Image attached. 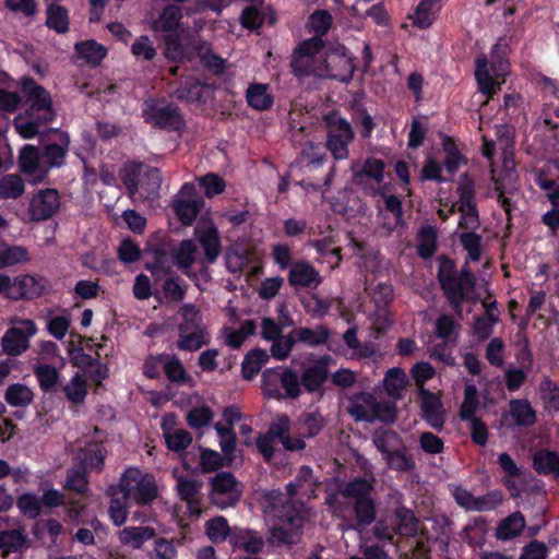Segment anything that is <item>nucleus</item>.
Instances as JSON below:
<instances>
[{"label": "nucleus", "mask_w": 559, "mask_h": 559, "mask_svg": "<svg viewBox=\"0 0 559 559\" xmlns=\"http://www.w3.org/2000/svg\"><path fill=\"white\" fill-rule=\"evenodd\" d=\"M437 280L445 299L455 311H461L468 294L476 286V276L468 269L467 262L457 271L455 260L445 254L438 257Z\"/></svg>", "instance_id": "nucleus-1"}, {"label": "nucleus", "mask_w": 559, "mask_h": 559, "mask_svg": "<svg viewBox=\"0 0 559 559\" xmlns=\"http://www.w3.org/2000/svg\"><path fill=\"white\" fill-rule=\"evenodd\" d=\"M62 392L67 401L71 404H83L88 394L87 383L85 379L76 372L70 382L62 386Z\"/></svg>", "instance_id": "nucleus-41"}, {"label": "nucleus", "mask_w": 559, "mask_h": 559, "mask_svg": "<svg viewBox=\"0 0 559 559\" xmlns=\"http://www.w3.org/2000/svg\"><path fill=\"white\" fill-rule=\"evenodd\" d=\"M210 486V499L219 509L234 507L240 500V483L230 472H218L211 478Z\"/></svg>", "instance_id": "nucleus-6"}, {"label": "nucleus", "mask_w": 559, "mask_h": 559, "mask_svg": "<svg viewBox=\"0 0 559 559\" xmlns=\"http://www.w3.org/2000/svg\"><path fill=\"white\" fill-rule=\"evenodd\" d=\"M259 503L264 513L273 514L276 518H283L285 515L286 506L298 508L295 502L286 499L285 493L280 488L263 491Z\"/></svg>", "instance_id": "nucleus-15"}, {"label": "nucleus", "mask_w": 559, "mask_h": 559, "mask_svg": "<svg viewBox=\"0 0 559 559\" xmlns=\"http://www.w3.org/2000/svg\"><path fill=\"white\" fill-rule=\"evenodd\" d=\"M300 378L297 372L289 367H282L280 390L282 391V400L292 399L296 400L301 394Z\"/></svg>", "instance_id": "nucleus-40"}, {"label": "nucleus", "mask_w": 559, "mask_h": 559, "mask_svg": "<svg viewBox=\"0 0 559 559\" xmlns=\"http://www.w3.org/2000/svg\"><path fill=\"white\" fill-rule=\"evenodd\" d=\"M323 122L326 128V150L335 160L346 159L349 155L348 146L355 139L353 126L338 110L325 114Z\"/></svg>", "instance_id": "nucleus-3"}, {"label": "nucleus", "mask_w": 559, "mask_h": 559, "mask_svg": "<svg viewBox=\"0 0 559 559\" xmlns=\"http://www.w3.org/2000/svg\"><path fill=\"white\" fill-rule=\"evenodd\" d=\"M475 79L481 94L487 97L495 94V81L490 75L489 62L486 56H480L475 61Z\"/></svg>", "instance_id": "nucleus-32"}, {"label": "nucleus", "mask_w": 559, "mask_h": 559, "mask_svg": "<svg viewBox=\"0 0 559 559\" xmlns=\"http://www.w3.org/2000/svg\"><path fill=\"white\" fill-rule=\"evenodd\" d=\"M248 106L258 111L272 108L274 97L269 93V85L264 83H251L246 91Z\"/></svg>", "instance_id": "nucleus-21"}, {"label": "nucleus", "mask_w": 559, "mask_h": 559, "mask_svg": "<svg viewBox=\"0 0 559 559\" xmlns=\"http://www.w3.org/2000/svg\"><path fill=\"white\" fill-rule=\"evenodd\" d=\"M198 182L207 198L223 193L226 187L225 180L214 173L199 177Z\"/></svg>", "instance_id": "nucleus-61"}, {"label": "nucleus", "mask_w": 559, "mask_h": 559, "mask_svg": "<svg viewBox=\"0 0 559 559\" xmlns=\"http://www.w3.org/2000/svg\"><path fill=\"white\" fill-rule=\"evenodd\" d=\"M282 366L266 368L261 377V390L264 397L269 400L281 401L282 390H280Z\"/></svg>", "instance_id": "nucleus-33"}, {"label": "nucleus", "mask_w": 559, "mask_h": 559, "mask_svg": "<svg viewBox=\"0 0 559 559\" xmlns=\"http://www.w3.org/2000/svg\"><path fill=\"white\" fill-rule=\"evenodd\" d=\"M78 57L92 67L98 66L107 56V49L94 39L78 43L75 45Z\"/></svg>", "instance_id": "nucleus-31"}, {"label": "nucleus", "mask_w": 559, "mask_h": 559, "mask_svg": "<svg viewBox=\"0 0 559 559\" xmlns=\"http://www.w3.org/2000/svg\"><path fill=\"white\" fill-rule=\"evenodd\" d=\"M510 415L515 425L531 427L536 423V412L527 399H513L509 403Z\"/></svg>", "instance_id": "nucleus-28"}, {"label": "nucleus", "mask_w": 559, "mask_h": 559, "mask_svg": "<svg viewBox=\"0 0 559 559\" xmlns=\"http://www.w3.org/2000/svg\"><path fill=\"white\" fill-rule=\"evenodd\" d=\"M333 17L326 10H317L309 16V26L314 36L322 38L332 26Z\"/></svg>", "instance_id": "nucleus-60"}, {"label": "nucleus", "mask_w": 559, "mask_h": 559, "mask_svg": "<svg viewBox=\"0 0 559 559\" xmlns=\"http://www.w3.org/2000/svg\"><path fill=\"white\" fill-rule=\"evenodd\" d=\"M26 536L20 528L4 530L0 532V550L3 555L21 551L26 547Z\"/></svg>", "instance_id": "nucleus-37"}, {"label": "nucleus", "mask_w": 559, "mask_h": 559, "mask_svg": "<svg viewBox=\"0 0 559 559\" xmlns=\"http://www.w3.org/2000/svg\"><path fill=\"white\" fill-rule=\"evenodd\" d=\"M460 197V206L457 211L461 213L457 223L459 229H478L480 227V218L478 207L475 201V185L472 180L462 182L456 188Z\"/></svg>", "instance_id": "nucleus-8"}, {"label": "nucleus", "mask_w": 559, "mask_h": 559, "mask_svg": "<svg viewBox=\"0 0 559 559\" xmlns=\"http://www.w3.org/2000/svg\"><path fill=\"white\" fill-rule=\"evenodd\" d=\"M407 384V378L400 368H391L384 377V388L389 395L399 394Z\"/></svg>", "instance_id": "nucleus-63"}, {"label": "nucleus", "mask_w": 559, "mask_h": 559, "mask_svg": "<svg viewBox=\"0 0 559 559\" xmlns=\"http://www.w3.org/2000/svg\"><path fill=\"white\" fill-rule=\"evenodd\" d=\"M203 198L182 199L178 198L173 202V210L183 226H191L204 207Z\"/></svg>", "instance_id": "nucleus-18"}, {"label": "nucleus", "mask_w": 559, "mask_h": 559, "mask_svg": "<svg viewBox=\"0 0 559 559\" xmlns=\"http://www.w3.org/2000/svg\"><path fill=\"white\" fill-rule=\"evenodd\" d=\"M286 513L278 519V524L270 530L269 540L276 546L295 545L302 535L305 518L299 508L286 506Z\"/></svg>", "instance_id": "nucleus-5"}, {"label": "nucleus", "mask_w": 559, "mask_h": 559, "mask_svg": "<svg viewBox=\"0 0 559 559\" xmlns=\"http://www.w3.org/2000/svg\"><path fill=\"white\" fill-rule=\"evenodd\" d=\"M46 15V26L48 28L58 34H64L69 31V12L64 7L51 3L47 5Z\"/></svg>", "instance_id": "nucleus-34"}, {"label": "nucleus", "mask_w": 559, "mask_h": 559, "mask_svg": "<svg viewBox=\"0 0 559 559\" xmlns=\"http://www.w3.org/2000/svg\"><path fill=\"white\" fill-rule=\"evenodd\" d=\"M202 481L199 479L179 476L177 478L176 489L180 500L187 502L190 507L200 502V491Z\"/></svg>", "instance_id": "nucleus-35"}, {"label": "nucleus", "mask_w": 559, "mask_h": 559, "mask_svg": "<svg viewBox=\"0 0 559 559\" xmlns=\"http://www.w3.org/2000/svg\"><path fill=\"white\" fill-rule=\"evenodd\" d=\"M533 468L538 475L559 476V453L539 449L533 455Z\"/></svg>", "instance_id": "nucleus-23"}, {"label": "nucleus", "mask_w": 559, "mask_h": 559, "mask_svg": "<svg viewBox=\"0 0 559 559\" xmlns=\"http://www.w3.org/2000/svg\"><path fill=\"white\" fill-rule=\"evenodd\" d=\"M164 372L167 379L174 383H183L190 379L182 362L176 356L164 361Z\"/></svg>", "instance_id": "nucleus-59"}, {"label": "nucleus", "mask_w": 559, "mask_h": 559, "mask_svg": "<svg viewBox=\"0 0 559 559\" xmlns=\"http://www.w3.org/2000/svg\"><path fill=\"white\" fill-rule=\"evenodd\" d=\"M142 117L146 123L159 130L181 131L186 127L179 107L164 98H147L143 104Z\"/></svg>", "instance_id": "nucleus-4"}, {"label": "nucleus", "mask_w": 559, "mask_h": 559, "mask_svg": "<svg viewBox=\"0 0 559 559\" xmlns=\"http://www.w3.org/2000/svg\"><path fill=\"white\" fill-rule=\"evenodd\" d=\"M269 361V355L265 349L257 347L245 355L241 362V374L245 380H252Z\"/></svg>", "instance_id": "nucleus-27"}, {"label": "nucleus", "mask_w": 559, "mask_h": 559, "mask_svg": "<svg viewBox=\"0 0 559 559\" xmlns=\"http://www.w3.org/2000/svg\"><path fill=\"white\" fill-rule=\"evenodd\" d=\"M21 90L26 102L29 104L26 109L28 114H37L38 116H41L44 121L53 120L56 114L52 108V99L45 87L37 84L33 78L25 76L22 79Z\"/></svg>", "instance_id": "nucleus-7"}, {"label": "nucleus", "mask_w": 559, "mask_h": 559, "mask_svg": "<svg viewBox=\"0 0 559 559\" xmlns=\"http://www.w3.org/2000/svg\"><path fill=\"white\" fill-rule=\"evenodd\" d=\"M24 189V182L19 176L8 175L0 180V197L3 199H17Z\"/></svg>", "instance_id": "nucleus-55"}, {"label": "nucleus", "mask_w": 559, "mask_h": 559, "mask_svg": "<svg viewBox=\"0 0 559 559\" xmlns=\"http://www.w3.org/2000/svg\"><path fill=\"white\" fill-rule=\"evenodd\" d=\"M374 479L362 476L355 477L341 488L344 498L353 500V511L356 521V530H362L371 525L377 519V504L372 497Z\"/></svg>", "instance_id": "nucleus-2"}, {"label": "nucleus", "mask_w": 559, "mask_h": 559, "mask_svg": "<svg viewBox=\"0 0 559 559\" xmlns=\"http://www.w3.org/2000/svg\"><path fill=\"white\" fill-rule=\"evenodd\" d=\"M437 2L438 0H421L411 16L413 24L419 28H428L436 20L433 8Z\"/></svg>", "instance_id": "nucleus-51"}, {"label": "nucleus", "mask_w": 559, "mask_h": 559, "mask_svg": "<svg viewBox=\"0 0 559 559\" xmlns=\"http://www.w3.org/2000/svg\"><path fill=\"white\" fill-rule=\"evenodd\" d=\"M156 532L151 526H127L119 532V540L122 545L140 549L145 542L154 538Z\"/></svg>", "instance_id": "nucleus-24"}, {"label": "nucleus", "mask_w": 559, "mask_h": 559, "mask_svg": "<svg viewBox=\"0 0 559 559\" xmlns=\"http://www.w3.org/2000/svg\"><path fill=\"white\" fill-rule=\"evenodd\" d=\"M539 391L544 402L555 411H559V385L546 377L540 381Z\"/></svg>", "instance_id": "nucleus-64"}, {"label": "nucleus", "mask_w": 559, "mask_h": 559, "mask_svg": "<svg viewBox=\"0 0 559 559\" xmlns=\"http://www.w3.org/2000/svg\"><path fill=\"white\" fill-rule=\"evenodd\" d=\"M525 527V518L520 512H513L507 518H504L497 526L496 537L499 540H510L523 532Z\"/></svg>", "instance_id": "nucleus-25"}, {"label": "nucleus", "mask_w": 559, "mask_h": 559, "mask_svg": "<svg viewBox=\"0 0 559 559\" xmlns=\"http://www.w3.org/2000/svg\"><path fill=\"white\" fill-rule=\"evenodd\" d=\"M64 488L83 495L88 490L87 475L84 468H71L67 473Z\"/></svg>", "instance_id": "nucleus-56"}, {"label": "nucleus", "mask_w": 559, "mask_h": 559, "mask_svg": "<svg viewBox=\"0 0 559 559\" xmlns=\"http://www.w3.org/2000/svg\"><path fill=\"white\" fill-rule=\"evenodd\" d=\"M479 394L475 384H466L464 388V400L460 406L459 416L461 420L477 418L475 416L479 407Z\"/></svg>", "instance_id": "nucleus-47"}, {"label": "nucleus", "mask_w": 559, "mask_h": 559, "mask_svg": "<svg viewBox=\"0 0 559 559\" xmlns=\"http://www.w3.org/2000/svg\"><path fill=\"white\" fill-rule=\"evenodd\" d=\"M195 238L204 251L203 262L213 264L222 253V242L218 228L209 222L205 227L198 225L194 229Z\"/></svg>", "instance_id": "nucleus-12"}, {"label": "nucleus", "mask_w": 559, "mask_h": 559, "mask_svg": "<svg viewBox=\"0 0 559 559\" xmlns=\"http://www.w3.org/2000/svg\"><path fill=\"white\" fill-rule=\"evenodd\" d=\"M416 251L423 260H429L438 249V231L433 226H424L417 234Z\"/></svg>", "instance_id": "nucleus-29"}, {"label": "nucleus", "mask_w": 559, "mask_h": 559, "mask_svg": "<svg viewBox=\"0 0 559 559\" xmlns=\"http://www.w3.org/2000/svg\"><path fill=\"white\" fill-rule=\"evenodd\" d=\"M331 333V330L324 324H318L314 329L300 326L293 330L296 341L309 347L328 344Z\"/></svg>", "instance_id": "nucleus-20"}, {"label": "nucleus", "mask_w": 559, "mask_h": 559, "mask_svg": "<svg viewBox=\"0 0 559 559\" xmlns=\"http://www.w3.org/2000/svg\"><path fill=\"white\" fill-rule=\"evenodd\" d=\"M385 164L382 159L376 157H368L365 159L362 168L355 173V181L358 182L359 178L367 177L373 179L377 183H381L384 179Z\"/></svg>", "instance_id": "nucleus-53"}, {"label": "nucleus", "mask_w": 559, "mask_h": 559, "mask_svg": "<svg viewBox=\"0 0 559 559\" xmlns=\"http://www.w3.org/2000/svg\"><path fill=\"white\" fill-rule=\"evenodd\" d=\"M209 86L202 84L198 79L193 76H187L181 79L179 85L174 91V96L179 100L190 103H205V92Z\"/></svg>", "instance_id": "nucleus-17"}, {"label": "nucleus", "mask_w": 559, "mask_h": 559, "mask_svg": "<svg viewBox=\"0 0 559 559\" xmlns=\"http://www.w3.org/2000/svg\"><path fill=\"white\" fill-rule=\"evenodd\" d=\"M459 235L460 245L467 252V258L472 262H478L483 255V237L477 234V229H465Z\"/></svg>", "instance_id": "nucleus-38"}, {"label": "nucleus", "mask_w": 559, "mask_h": 559, "mask_svg": "<svg viewBox=\"0 0 559 559\" xmlns=\"http://www.w3.org/2000/svg\"><path fill=\"white\" fill-rule=\"evenodd\" d=\"M145 476L136 467H129L122 474L119 484L110 485L107 495H122L124 498L130 497L136 490V487L143 481Z\"/></svg>", "instance_id": "nucleus-22"}, {"label": "nucleus", "mask_w": 559, "mask_h": 559, "mask_svg": "<svg viewBox=\"0 0 559 559\" xmlns=\"http://www.w3.org/2000/svg\"><path fill=\"white\" fill-rule=\"evenodd\" d=\"M384 460L390 469L399 473H409L416 468V462L413 455L407 454L404 445L393 450Z\"/></svg>", "instance_id": "nucleus-46"}, {"label": "nucleus", "mask_w": 559, "mask_h": 559, "mask_svg": "<svg viewBox=\"0 0 559 559\" xmlns=\"http://www.w3.org/2000/svg\"><path fill=\"white\" fill-rule=\"evenodd\" d=\"M110 497L108 514L110 520L116 526H121L126 523L129 509L131 507V498L123 497L122 495H107Z\"/></svg>", "instance_id": "nucleus-45"}, {"label": "nucleus", "mask_w": 559, "mask_h": 559, "mask_svg": "<svg viewBox=\"0 0 559 559\" xmlns=\"http://www.w3.org/2000/svg\"><path fill=\"white\" fill-rule=\"evenodd\" d=\"M287 282L296 292L301 288L317 289L322 283V276L311 262L300 259L289 267Z\"/></svg>", "instance_id": "nucleus-11"}, {"label": "nucleus", "mask_w": 559, "mask_h": 559, "mask_svg": "<svg viewBox=\"0 0 559 559\" xmlns=\"http://www.w3.org/2000/svg\"><path fill=\"white\" fill-rule=\"evenodd\" d=\"M60 207L59 193L56 189H44L36 193L29 203V212L34 221L50 218Z\"/></svg>", "instance_id": "nucleus-13"}, {"label": "nucleus", "mask_w": 559, "mask_h": 559, "mask_svg": "<svg viewBox=\"0 0 559 559\" xmlns=\"http://www.w3.org/2000/svg\"><path fill=\"white\" fill-rule=\"evenodd\" d=\"M32 320H22L19 325L10 328L2 337V346L7 354L19 356L29 346V338L36 333Z\"/></svg>", "instance_id": "nucleus-10"}, {"label": "nucleus", "mask_w": 559, "mask_h": 559, "mask_svg": "<svg viewBox=\"0 0 559 559\" xmlns=\"http://www.w3.org/2000/svg\"><path fill=\"white\" fill-rule=\"evenodd\" d=\"M19 167L26 175L43 173L40 151L33 145H25L19 156Z\"/></svg>", "instance_id": "nucleus-36"}, {"label": "nucleus", "mask_w": 559, "mask_h": 559, "mask_svg": "<svg viewBox=\"0 0 559 559\" xmlns=\"http://www.w3.org/2000/svg\"><path fill=\"white\" fill-rule=\"evenodd\" d=\"M497 463L504 474L502 480L504 487L508 490L516 489L515 479L522 476V468L507 452L499 454Z\"/></svg>", "instance_id": "nucleus-43"}, {"label": "nucleus", "mask_w": 559, "mask_h": 559, "mask_svg": "<svg viewBox=\"0 0 559 559\" xmlns=\"http://www.w3.org/2000/svg\"><path fill=\"white\" fill-rule=\"evenodd\" d=\"M197 246L191 239L180 241L178 247L173 251V260L175 265L189 278H195V273L190 269L195 260Z\"/></svg>", "instance_id": "nucleus-19"}, {"label": "nucleus", "mask_w": 559, "mask_h": 559, "mask_svg": "<svg viewBox=\"0 0 559 559\" xmlns=\"http://www.w3.org/2000/svg\"><path fill=\"white\" fill-rule=\"evenodd\" d=\"M162 185V174L156 167H147L141 173L139 192L140 197L150 200L158 195Z\"/></svg>", "instance_id": "nucleus-30"}, {"label": "nucleus", "mask_w": 559, "mask_h": 559, "mask_svg": "<svg viewBox=\"0 0 559 559\" xmlns=\"http://www.w3.org/2000/svg\"><path fill=\"white\" fill-rule=\"evenodd\" d=\"M48 281L33 275H20L13 281V288L9 294L10 299H34L40 297L47 289Z\"/></svg>", "instance_id": "nucleus-14"}, {"label": "nucleus", "mask_w": 559, "mask_h": 559, "mask_svg": "<svg viewBox=\"0 0 559 559\" xmlns=\"http://www.w3.org/2000/svg\"><path fill=\"white\" fill-rule=\"evenodd\" d=\"M167 448L174 452L185 451L192 442L191 433L186 429H176L164 433Z\"/></svg>", "instance_id": "nucleus-62"}, {"label": "nucleus", "mask_w": 559, "mask_h": 559, "mask_svg": "<svg viewBox=\"0 0 559 559\" xmlns=\"http://www.w3.org/2000/svg\"><path fill=\"white\" fill-rule=\"evenodd\" d=\"M157 497V486L152 477L145 476L131 496V500L140 506L151 504Z\"/></svg>", "instance_id": "nucleus-54"}, {"label": "nucleus", "mask_w": 559, "mask_h": 559, "mask_svg": "<svg viewBox=\"0 0 559 559\" xmlns=\"http://www.w3.org/2000/svg\"><path fill=\"white\" fill-rule=\"evenodd\" d=\"M68 146L69 138L67 135L62 136L60 143H48L43 146L40 151L43 174H46L51 168H59L64 164Z\"/></svg>", "instance_id": "nucleus-16"}, {"label": "nucleus", "mask_w": 559, "mask_h": 559, "mask_svg": "<svg viewBox=\"0 0 559 559\" xmlns=\"http://www.w3.org/2000/svg\"><path fill=\"white\" fill-rule=\"evenodd\" d=\"M372 442L377 450L383 455V459H385L395 450V445L401 442V438L397 432L392 429L376 430L372 436Z\"/></svg>", "instance_id": "nucleus-50"}, {"label": "nucleus", "mask_w": 559, "mask_h": 559, "mask_svg": "<svg viewBox=\"0 0 559 559\" xmlns=\"http://www.w3.org/2000/svg\"><path fill=\"white\" fill-rule=\"evenodd\" d=\"M301 305L305 311L313 319H322L329 314L334 299L321 298L318 294H311L309 297L301 298Z\"/></svg>", "instance_id": "nucleus-42"}, {"label": "nucleus", "mask_w": 559, "mask_h": 559, "mask_svg": "<svg viewBox=\"0 0 559 559\" xmlns=\"http://www.w3.org/2000/svg\"><path fill=\"white\" fill-rule=\"evenodd\" d=\"M206 535L213 543H221L229 535V525L225 518L216 516L205 524Z\"/></svg>", "instance_id": "nucleus-58"}, {"label": "nucleus", "mask_w": 559, "mask_h": 559, "mask_svg": "<svg viewBox=\"0 0 559 559\" xmlns=\"http://www.w3.org/2000/svg\"><path fill=\"white\" fill-rule=\"evenodd\" d=\"M420 416L435 430L441 431L445 424V411L439 395L426 388L418 390Z\"/></svg>", "instance_id": "nucleus-9"}, {"label": "nucleus", "mask_w": 559, "mask_h": 559, "mask_svg": "<svg viewBox=\"0 0 559 559\" xmlns=\"http://www.w3.org/2000/svg\"><path fill=\"white\" fill-rule=\"evenodd\" d=\"M4 399L11 406L26 407L33 402L34 393L24 384L13 383L8 386Z\"/></svg>", "instance_id": "nucleus-48"}, {"label": "nucleus", "mask_w": 559, "mask_h": 559, "mask_svg": "<svg viewBox=\"0 0 559 559\" xmlns=\"http://www.w3.org/2000/svg\"><path fill=\"white\" fill-rule=\"evenodd\" d=\"M165 57L170 61H180L185 58V47L178 32L164 35Z\"/></svg>", "instance_id": "nucleus-57"}, {"label": "nucleus", "mask_w": 559, "mask_h": 559, "mask_svg": "<svg viewBox=\"0 0 559 559\" xmlns=\"http://www.w3.org/2000/svg\"><path fill=\"white\" fill-rule=\"evenodd\" d=\"M329 379V370L321 366L311 365L306 368L300 377V384L309 393H313L322 388Z\"/></svg>", "instance_id": "nucleus-39"}, {"label": "nucleus", "mask_w": 559, "mask_h": 559, "mask_svg": "<svg viewBox=\"0 0 559 559\" xmlns=\"http://www.w3.org/2000/svg\"><path fill=\"white\" fill-rule=\"evenodd\" d=\"M142 163L131 162L126 164L119 171V177L131 195L139 192Z\"/></svg>", "instance_id": "nucleus-49"}, {"label": "nucleus", "mask_w": 559, "mask_h": 559, "mask_svg": "<svg viewBox=\"0 0 559 559\" xmlns=\"http://www.w3.org/2000/svg\"><path fill=\"white\" fill-rule=\"evenodd\" d=\"M34 373L41 391L45 393L52 392L60 378V374L56 367L49 364L37 366L34 370Z\"/></svg>", "instance_id": "nucleus-52"}, {"label": "nucleus", "mask_w": 559, "mask_h": 559, "mask_svg": "<svg viewBox=\"0 0 559 559\" xmlns=\"http://www.w3.org/2000/svg\"><path fill=\"white\" fill-rule=\"evenodd\" d=\"M37 114H28L26 110L14 118V127L23 139H33L39 133V128L48 124Z\"/></svg>", "instance_id": "nucleus-26"}, {"label": "nucleus", "mask_w": 559, "mask_h": 559, "mask_svg": "<svg viewBox=\"0 0 559 559\" xmlns=\"http://www.w3.org/2000/svg\"><path fill=\"white\" fill-rule=\"evenodd\" d=\"M3 8L13 16L32 21L38 13L37 0H3Z\"/></svg>", "instance_id": "nucleus-44"}]
</instances>
